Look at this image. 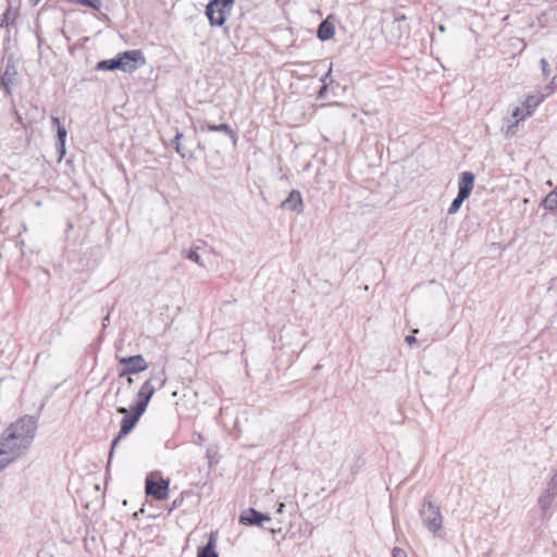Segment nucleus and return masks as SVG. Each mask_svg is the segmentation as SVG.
Masks as SVG:
<instances>
[{
    "mask_svg": "<svg viewBox=\"0 0 557 557\" xmlns=\"http://www.w3.org/2000/svg\"><path fill=\"white\" fill-rule=\"evenodd\" d=\"M66 128L64 126H59L57 128V150L59 152V159L61 160L65 156V140H66Z\"/></svg>",
    "mask_w": 557,
    "mask_h": 557,
    "instance_id": "17",
    "label": "nucleus"
},
{
    "mask_svg": "<svg viewBox=\"0 0 557 557\" xmlns=\"http://www.w3.org/2000/svg\"><path fill=\"white\" fill-rule=\"evenodd\" d=\"M268 515L261 513L253 508L244 510L239 516V522L246 525H260L264 521H269Z\"/></svg>",
    "mask_w": 557,
    "mask_h": 557,
    "instance_id": "10",
    "label": "nucleus"
},
{
    "mask_svg": "<svg viewBox=\"0 0 557 557\" xmlns=\"http://www.w3.org/2000/svg\"><path fill=\"white\" fill-rule=\"evenodd\" d=\"M16 74L15 65L8 63L4 73L1 76V85L7 92H10V87L14 84Z\"/></svg>",
    "mask_w": 557,
    "mask_h": 557,
    "instance_id": "15",
    "label": "nucleus"
},
{
    "mask_svg": "<svg viewBox=\"0 0 557 557\" xmlns=\"http://www.w3.org/2000/svg\"><path fill=\"white\" fill-rule=\"evenodd\" d=\"M185 258L191 260L200 267H205V263L201 259V256L198 253V247L190 248L188 251L184 253Z\"/></svg>",
    "mask_w": 557,
    "mask_h": 557,
    "instance_id": "21",
    "label": "nucleus"
},
{
    "mask_svg": "<svg viewBox=\"0 0 557 557\" xmlns=\"http://www.w3.org/2000/svg\"><path fill=\"white\" fill-rule=\"evenodd\" d=\"M183 137V134L177 132L175 137H174V140H173V146L176 150V152L182 157V158H185L186 157V150L185 148L181 145L180 143V139Z\"/></svg>",
    "mask_w": 557,
    "mask_h": 557,
    "instance_id": "23",
    "label": "nucleus"
},
{
    "mask_svg": "<svg viewBox=\"0 0 557 557\" xmlns=\"http://www.w3.org/2000/svg\"><path fill=\"white\" fill-rule=\"evenodd\" d=\"M393 557H407V554L403 548L394 547L393 548Z\"/></svg>",
    "mask_w": 557,
    "mask_h": 557,
    "instance_id": "26",
    "label": "nucleus"
},
{
    "mask_svg": "<svg viewBox=\"0 0 557 557\" xmlns=\"http://www.w3.org/2000/svg\"><path fill=\"white\" fill-rule=\"evenodd\" d=\"M37 429L36 420L25 416L11 423L0 435V471L24 454L32 445Z\"/></svg>",
    "mask_w": 557,
    "mask_h": 557,
    "instance_id": "1",
    "label": "nucleus"
},
{
    "mask_svg": "<svg viewBox=\"0 0 557 557\" xmlns=\"http://www.w3.org/2000/svg\"><path fill=\"white\" fill-rule=\"evenodd\" d=\"M548 86L553 87V90L555 89V86H557V75H555Z\"/></svg>",
    "mask_w": 557,
    "mask_h": 557,
    "instance_id": "31",
    "label": "nucleus"
},
{
    "mask_svg": "<svg viewBox=\"0 0 557 557\" xmlns=\"http://www.w3.org/2000/svg\"><path fill=\"white\" fill-rule=\"evenodd\" d=\"M334 35H335V26L330 21V17H327L320 23L318 30H317V36L320 40L325 41V40L332 39L334 37Z\"/></svg>",
    "mask_w": 557,
    "mask_h": 557,
    "instance_id": "12",
    "label": "nucleus"
},
{
    "mask_svg": "<svg viewBox=\"0 0 557 557\" xmlns=\"http://www.w3.org/2000/svg\"><path fill=\"white\" fill-rule=\"evenodd\" d=\"M201 131L224 133L233 140L234 144L237 140L235 131L228 124H207L206 126H201Z\"/></svg>",
    "mask_w": 557,
    "mask_h": 557,
    "instance_id": "14",
    "label": "nucleus"
},
{
    "mask_svg": "<svg viewBox=\"0 0 557 557\" xmlns=\"http://www.w3.org/2000/svg\"><path fill=\"white\" fill-rule=\"evenodd\" d=\"M146 494L162 500L169 496V481L160 479L154 481L152 478L146 479Z\"/></svg>",
    "mask_w": 557,
    "mask_h": 557,
    "instance_id": "9",
    "label": "nucleus"
},
{
    "mask_svg": "<svg viewBox=\"0 0 557 557\" xmlns=\"http://www.w3.org/2000/svg\"><path fill=\"white\" fill-rule=\"evenodd\" d=\"M542 206L544 209L549 211L557 208V187L543 199Z\"/></svg>",
    "mask_w": 557,
    "mask_h": 557,
    "instance_id": "20",
    "label": "nucleus"
},
{
    "mask_svg": "<svg viewBox=\"0 0 557 557\" xmlns=\"http://www.w3.org/2000/svg\"><path fill=\"white\" fill-rule=\"evenodd\" d=\"M235 0H211L206 7V15L211 26H222L231 13Z\"/></svg>",
    "mask_w": 557,
    "mask_h": 557,
    "instance_id": "3",
    "label": "nucleus"
},
{
    "mask_svg": "<svg viewBox=\"0 0 557 557\" xmlns=\"http://www.w3.org/2000/svg\"><path fill=\"white\" fill-rule=\"evenodd\" d=\"M79 4L84 5V7L91 8L97 11H99L101 9L100 0H79Z\"/></svg>",
    "mask_w": 557,
    "mask_h": 557,
    "instance_id": "24",
    "label": "nucleus"
},
{
    "mask_svg": "<svg viewBox=\"0 0 557 557\" xmlns=\"http://www.w3.org/2000/svg\"><path fill=\"white\" fill-rule=\"evenodd\" d=\"M548 484H554L556 486L557 484V473H554L550 478V482Z\"/></svg>",
    "mask_w": 557,
    "mask_h": 557,
    "instance_id": "30",
    "label": "nucleus"
},
{
    "mask_svg": "<svg viewBox=\"0 0 557 557\" xmlns=\"http://www.w3.org/2000/svg\"><path fill=\"white\" fill-rule=\"evenodd\" d=\"M213 453H214L213 448H208L207 449V457L210 459L213 456Z\"/></svg>",
    "mask_w": 557,
    "mask_h": 557,
    "instance_id": "34",
    "label": "nucleus"
},
{
    "mask_svg": "<svg viewBox=\"0 0 557 557\" xmlns=\"http://www.w3.org/2000/svg\"><path fill=\"white\" fill-rule=\"evenodd\" d=\"M405 342H406L409 346H411V345H413V344H416V343H417V339H416L414 335H407V336L405 337Z\"/></svg>",
    "mask_w": 557,
    "mask_h": 557,
    "instance_id": "27",
    "label": "nucleus"
},
{
    "mask_svg": "<svg viewBox=\"0 0 557 557\" xmlns=\"http://www.w3.org/2000/svg\"><path fill=\"white\" fill-rule=\"evenodd\" d=\"M553 92L552 86H546L544 88V92H542L540 96H530L527 99V107L528 108H535L537 107L545 98H547Z\"/></svg>",
    "mask_w": 557,
    "mask_h": 557,
    "instance_id": "18",
    "label": "nucleus"
},
{
    "mask_svg": "<svg viewBox=\"0 0 557 557\" xmlns=\"http://www.w3.org/2000/svg\"><path fill=\"white\" fill-rule=\"evenodd\" d=\"M326 91V85H323L322 88L319 91V97H323L324 92Z\"/></svg>",
    "mask_w": 557,
    "mask_h": 557,
    "instance_id": "33",
    "label": "nucleus"
},
{
    "mask_svg": "<svg viewBox=\"0 0 557 557\" xmlns=\"http://www.w3.org/2000/svg\"><path fill=\"white\" fill-rule=\"evenodd\" d=\"M133 413L132 416L128 414V410L125 407L117 408V412L124 414V418L121 421V429L117 434V436L112 441L111 449L109 459H111L113 455V450L115 449L117 443L121 441L122 437L127 435L136 425L139 418L143 416L144 412L137 410L136 408H132Z\"/></svg>",
    "mask_w": 557,
    "mask_h": 557,
    "instance_id": "6",
    "label": "nucleus"
},
{
    "mask_svg": "<svg viewBox=\"0 0 557 557\" xmlns=\"http://www.w3.org/2000/svg\"><path fill=\"white\" fill-rule=\"evenodd\" d=\"M557 495V486L554 484H547L544 493L539 497V505L541 509L546 510L550 507L555 496Z\"/></svg>",
    "mask_w": 557,
    "mask_h": 557,
    "instance_id": "13",
    "label": "nucleus"
},
{
    "mask_svg": "<svg viewBox=\"0 0 557 557\" xmlns=\"http://www.w3.org/2000/svg\"><path fill=\"white\" fill-rule=\"evenodd\" d=\"M331 73H332V69L330 67V70L327 71V73L322 77V82L324 85H326V81L329 79V77L331 76Z\"/></svg>",
    "mask_w": 557,
    "mask_h": 557,
    "instance_id": "29",
    "label": "nucleus"
},
{
    "mask_svg": "<svg viewBox=\"0 0 557 557\" xmlns=\"http://www.w3.org/2000/svg\"><path fill=\"white\" fill-rule=\"evenodd\" d=\"M474 185V175L469 171H463L458 180V194L448 208V214L458 212L462 202L470 196Z\"/></svg>",
    "mask_w": 557,
    "mask_h": 557,
    "instance_id": "5",
    "label": "nucleus"
},
{
    "mask_svg": "<svg viewBox=\"0 0 557 557\" xmlns=\"http://www.w3.org/2000/svg\"><path fill=\"white\" fill-rule=\"evenodd\" d=\"M201 440H202L201 434H198V435H197V441H201Z\"/></svg>",
    "mask_w": 557,
    "mask_h": 557,
    "instance_id": "36",
    "label": "nucleus"
},
{
    "mask_svg": "<svg viewBox=\"0 0 557 557\" xmlns=\"http://www.w3.org/2000/svg\"><path fill=\"white\" fill-rule=\"evenodd\" d=\"M125 377H126V382H127L128 385H132L134 383V380L132 379L131 375H127Z\"/></svg>",
    "mask_w": 557,
    "mask_h": 557,
    "instance_id": "35",
    "label": "nucleus"
},
{
    "mask_svg": "<svg viewBox=\"0 0 557 557\" xmlns=\"http://www.w3.org/2000/svg\"><path fill=\"white\" fill-rule=\"evenodd\" d=\"M512 116L517 120V121H520V120H523L524 119V114H523V111L520 109V108H516L512 112ZM518 122L511 124L508 126L507 131H506V135L507 136H511L515 134V127L517 125Z\"/></svg>",
    "mask_w": 557,
    "mask_h": 557,
    "instance_id": "22",
    "label": "nucleus"
},
{
    "mask_svg": "<svg viewBox=\"0 0 557 557\" xmlns=\"http://www.w3.org/2000/svg\"><path fill=\"white\" fill-rule=\"evenodd\" d=\"M216 539L215 533L211 532L207 545L198 550L197 557H219L215 552Z\"/></svg>",
    "mask_w": 557,
    "mask_h": 557,
    "instance_id": "16",
    "label": "nucleus"
},
{
    "mask_svg": "<svg viewBox=\"0 0 557 557\" xmlns=\"http://www.w3.org/2000/svg\"><path fill=\"white\" fill-rule=\"evenodd\" d=\"M423 525L432 533L438 532L443 527V517L438 505L425 500L420 509Z\"/></svg>",
    "mask_w": 557,
    "mask_h": 557,
    "instance_id": "4",
    "label": "nucleus"
},
{
    "mask_svg": "<svg viewBox=\"0 0 557 557\" xmlns=\"http://www.w3.org/2000/svg\"><path fill=\"white\" fill-rule=\"evenodd\" d=\"M51 121H52V124H53L54 126H57V128H58L59 126H62V125H61V123H60L59 117H57V116H51Z\"/></svg>",
    "mask_w": 557,
    "mask_h": 557,
    "instance_id": "28",
    "label": "nucleus"
},
{
    "mask_svg": "<svg viewBox=\"0 0 557 557\" xmlns=\"http://www.w3.org/2000/svg\"><path fill=\"white\" fill-rule=\"evenodd\" d=\"M120 61V70L126 73H133L146 63L145 55L141 50H127L117 54Z\"/></svg>",
    "mask_w": 557,
    "mask_h": 557,
    "instance_id": "8",
    "label": "nucleus"
},
{
    "mask_svg": "<svg viewBox=\"0 0 557 557\" xmlns=\"http://www.w3.org/2000/svg\"><path fill=\"white\" fill-rule=\"evenodd\" d=\"M165 382L166 376L164 370L154 372L149 380L145 381L141 384L136 396V405L134 408L141 412H145L156 389L162 388L165 385Z\"/></svg>",
    "mask_w": 557,
    "mask_h": 557,
    "instance_id": "2",
    "label": "nucleus"
},
{
    "mask_svg": "<svg viewBox=\"0 0 557 557\" xmlns=\"http://www.w3.org/2000/svg\"><path fill=\"white\" fill-rule=\"evenodd\" d=\"M96 70L98 71H114L120 70V61L117 55L113 59L102 60L97 63Z\"/></svg>",
    "mask_w": 557,
    "mask_h": 557,
    "instance_id": "19",
    "label": "nucleus"
},
{
    "mask_svg": "<svg viewBox=\"0 0 557 557\" xmlns=\"http://www.w3.org/2000/svg\"><path fill=\"white\" fill-rule=\"evenodd\" d=\"M543 75L547 77L549 75L548 62L545 59H541L540 61Z\"/></svg>",
    "mask_w": 557,
    "mask_h": 557,
    "instance_id": "25",
    "label": "nucleus"
},
{
    "mask_svg": "<svg viewBox=\"0 0 557 557\" xmlns=\"http://www.w3.org/2000/svg\"><path fill=\"white\" fill-rule=\"evenodd\" d=\"M116 359L122 364L119 370V377L136 374L148 369V362L141 355H135L131 357H123L116 355Z\"/></svg>",
    "mask_w": 557,
    "mask_h": 557,
    "instance_id": "7",
    "label": "nucleus"
},
{
    "mask_svg": "<svg viewBox=\"0 0 557 557\" xmlns=\"http://www.w3.org/2000/svg\"><path fill=\"white\" fill-rule=\"evenodd\" d=\"M284 508H285V505H284L283 503H281V504L278 505L277 509H276V512H277V513H282V512H283V510H284Z\"/></svg>",
    "mask_w": 557,
    "mask_h": 557,
    "instance_id": "32",
    "label": "nucleus"
},
{
    "mask_svg": "<svg viewBox=\"0 0 557 557\" xmlns=\"http://www.w3.org/2000/svg\"><path fill=\"white\" fill-rule=\"evenodd\" d=\"M282 208L294 212H302V197L300 191L292 190L288 197L282 202Z\"/></svg>",
    "mask_w": 557,
    "mask_h": 557,
    "instance_id": "11",
    "label": "nucleus"
}]
</instances>
